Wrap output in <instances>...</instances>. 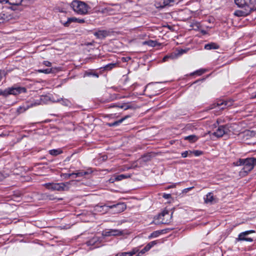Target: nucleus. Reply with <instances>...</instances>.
Segmentation results:
<instances>
[{"mask_svg":"<svg viewBox=\"0 0 256 256\" xmlns=\"http://www.w3.org/2000/svg\"><path fill=\"white\" fill-rule=\"evenodd\" d=\"M71 7L76 12L80 14H86L90 8L86 3L79 0L73 1Z\"/></svg>","mask_w":256,"mask_h":256,"instance_id":"nucleus-1","label":"nucleus"},{"mask_svg":"<svg viewBox=\"0 0 256 256\" xmlns=\"http://www.w3.org/2000/svg\"><path fill=\"white\" fill-rule=\"evenodd\" d=\"M238 165L244 166V170L245 172H250L253 169L254 166L256 165V158L240 159L238 162Z\"/></svg>","mask_w":256,"mask_h":256,"instance_id":"nucleus-2","label":"nucleus"},{"mask_svg":"<svg viewBox=\"0 0 256 256\" xmlns=\"http://www.w3.org/2000/svg\"><path fill=\"white\" fill-rule=\"evenodd\" d=\"M26 88L24 87H10L4 90H0V95L6 96L10 94L17 95L20 93L26 92Z\"/></svg>","mask_w":256,"mask_h":256,"instance_id":"nucleus-3","label":"nucleus"},{"mask_svg":"<svg viewBox=\"0 0 256 256\" xmlns=\"http://www.w3.org/2000/svg\"><path fill=\"white\" fill-rule=\"evenodd\" d=\"M172 218V212H170L168 210H164L158 216V220L162 224H166L170 222Z\"/></svg>","mask_w":256,"mask_h":256,"instance_id":"nucleus-4","label":"nucleus"},{"mask_svg":"<svg viewBox=\"0 0 256 256\" xmlns=\"http://www.w3.org/2000/svg\"><path fill=\"white\" fill-rule=\"evenodd\" d=\"M236 4L240 8L252 9L254 0H234Z\"/></svg>","mask_w":256,"mask_h":256,"instance_id":"nucleus-5","label":"nucleus"},{"mask_svg":"<svg viewBox=\"0 0 256 256\" xmlns=\"http://www.w3.org/2000/svg\"><path fill=\"white\" fill-rule=\"evenodd\" d=\"M255 231L253 230H247L239 234L238 238H236V241L245 240L247 242H252L253 239L251 238L248 237V236L252 233H254Z\"/></svg>","mask_w":256,"mask_h":256,"instance_id":"nucleus-6","label":"nucleus"},{"mask_svg":"<svg viewBox=\"0 0 256 256\" xmlns=\"http://www.w3.org/2000/svg\"><path fill=\"white\" fill-rule=\"evenodd\" d=\"M232 102L231 100L224 101L220 100L216 104H214L211 106L210 109L215 108H220V110H224L226 107L230 106L232 105Z\"/></svg>","mask_w":256,"mask_h":256,"instance_id":"nucleus-7","label":"nucleus"},{"mask_svg":"<svg viewBox=\"0 0 256 256\" xmlns=\"http://www.w3.org/2000/svg\"><path fill=\"white\" fill-rule=\"evenodd\" d=\"M230 131L226 126H221L218 128L216 132L212 133V134L216 137L220 138L224 134H228Z\"/></svg>","mask_w":256,"mask_h":256,"instance_id":"nucleus-8","label":"nucleus"},{"mask_svg":"<svg viewBox=\"0 0 256 256\" xmlns=\"http://www.w3.org/2000/svg\"><path fill=\"white\" fill-rule=\"evenodd\" d=\"M122 234V231H121L118 230L112 229L104 231L102 233V235L103 236H121Z\"/></svg>","mask_w":256,"mask_h":256,"instance_id":"nucleus-9","label":"nucleus"},{"mask_svg":"<svg viewBox=\"0 0 256 256\" xmlns=\"http://www.w3.org/2000/svg\"><path fill=\"white\" fill-rule=\"evenodd\" d=\"M13 18V16L9 12H3L0 14V24L6 22Z\"/></svg>","mask_w":256,"mask_h":256,"instance_id":"nucleus-10","label":"nucleus"},{"mask_svg":"<svg viewBox=\"0 0 256 256\" xmlns=\"http://www.w3.org/2000/svg\"><path fill=\"white\" fill-rule=\"evenodd\" d=\"M110 208H115L114 212L120 213L124 211L126 208V205L124 203H118L112 206H106Z\"/></svg>","mask_w":256,"mask_h":256,"instance_id":"nucleus-11","label":"nucleus"},{"mask_svg":"<svg viewBox=\"0 0 256 256\" xmlns=\"http://www.w3.org/2000/svg\"><path fill=\"white\" fill-rule=\"evenodd\" d=\"M243 10H237L234 12V14L237 16H248L252 10L251 8H242Z\"/></svg>","mask_w":256,"mask_h":256,"instance_id":"nucleus-12","label":"nucleus"},{"mask_svg":"<svg viewBox=\"0 0 256 256\" xmlns=\"http://www.w3.org/2000/svg\"><path fill=\"white\" fill-rule=\"evenodd\" d=\"M44 186L48 189L61 191V183H48L46 184Z\"/></svg>","mask_w":256,"mask_h":256,"instance_id":"nucleus-13","label":"nucleus"},{"mask_svg":"<svg viewBox=\"0 0 256 256\" xmlns=\"http://www.w3.org/2000/svg\"><path fill=\"white\" fill-rule=\"evenodd\" d=\"M72 22L82 24L84 22V19H78L76 18H70L68 19V20L66 22L63 24L65 26H68L69 24Z\"/></svg>","mask_w":256,"mask_h":256,"instance_id":"nucleus-14","label":"nucleus"},{"mask_svg":"<svg viewBox=\"0 0 256 256\" xmlns=\"http://www.w3.org/2000/svg\"><path fill=\"white\" fill-rule=\"evenodd\" d=\"M94 35L98 38L102 39L106 38L108 35V32L106 30H102L95 32Z\"/></svg>","mask_w":256,"mask_h":256,"instance_id":"nucleus-15","label":"nucleus"},{"mask_svg":"<svg viewBox=\"0 0 256 256\" xmlns=\"http://www.w3.org/2000/svg\"><path fill=\"white\" fill-rule=\"evenodd\" d=\"M174 2V0H164L162 5H158V4H156V8H163L167 6H172Z\"/></svg>","mask_w":256,"mask_h":256,"instance_id":"nucleus-16","label":"nucleus"},{"mask_svg":"<svg viewBox=\"0 0 256 256\" xmlns=\"http://www.w3.org/2000/svg\"><path fill=\"white\" fill-rule=\"evenodd\" d=\"M72 182L73 180H72L68 182L61 183V191L68 190L70 187L71 182Z\"/></svg>","mask_w":256,"mask_h":256,"instance_id":"nucleus-17","label":"nucleus"},{"mask_svg":"<svg viewBox=\"0 0 256 256\" xmlns=\"http://www.w3.org/2000/svg\"><path fill=\"white\" fill-rule=\"evenodd\" d=\"M214 200V196L210 192L208 193L204 198V202L206 204H212Z\"/></svg>","mask_w":256,"mask_h":256,"instance_id":"nucleus-18","label":"nucleus"},{"mask_svg":"<svg viewBox=\"0 0 256 256\" xmlns=\"http://www.w3.org/2000/svg\"><path fill=\"white\" fill-rule=\"evenodd\" d=\"M218 48L219 46L218 44L213 42L206 44L204 46V48L208 50L218 49Z\"/></svg>","mask_w":256,"mask_h":256,"instance_id":"nucleus-19","label":"nucleus"},{"mask_svg":"<svg viewBox=\"0 0 256 256\" xmlns=\"http://www.w3.org/2000/svg\"><path fill=\"white\" fill-rule=\"evenodd\" d=\"M143 45H148L152 47H154L158 44V42L156 41H154L152 40H149L148 41H144L142 42Z\"/></svg>","mask_w":256,"mask_h":256,"instance_id":"nucleus-20","label":"nucleus"},{"mask_svg":"<svg viewBox=\"0 0 256 256\" xmlns=\"http://www.w3.org/2000/svg\"><path fill=\"white\" fill-rule=\"evenodd\" d=\"M115 6L116 7V8L115 9H114V8H110V7L108 8V14H115L114 11H115V10L118 11L120 10V6L116 4Z\"/></svg>","mask_w":256,"mask_h":256,"instance_id":"nucleus-21","label":"nucleus"},{"mask_svg":"<svg viewBox=\"0 0 256 256\" xmlns=\"http://www.w3.org/2000/svg\"><path fill=\"white\" fill-rule=\"evenodd\" d=\"M186 140H188L191 142H195L198 139V138L195 135H190L185 137Z\"/></svg>","mask_w":256,"mask_h":256,"instance_id":"nucleus-22","label":"nucleus"},{"mask_svg":"<svg viewBox=\"0 0 256 256\" xmlns=\"http://www.w3.org/2000/svg\"><path fill=\"white\" fill-rule=\"evenodd\" d=\"M62 151L60 149H54V150H52L49 151L50 154L52 156H57L59 154H62Z\"/></svg>","mask_w":256,"mask_h":256,"instance_id":"nucleus-23","label":"nucleus"},{"mask_svg":"<svg viewBox=\"0 0 256 256\" xmlns=\"http://www.w3.org/2000/svg\"><path fill=\"white\" fill-rule=\"evenodd\" d=\"M244 134L248 137H254L256 136V132L247 130L244 132Z\"/></svg>","mask_w":256,"mask_h":256,"instance_id":"nucleus-24","label":"nucleus"},{"mask_svg":"<svg viewBox=\"0 0 256 256\" xmlns=\"http://www.w3.org/2000/svg\"><path fill=\"white\" fill-rule=\"evenodd\" d=\"M91 172H92L90 170H87V171L82 170L80 172H76V176H78V177L83 176H84L86 175H88V174H90Z\"/></svg>","mask_w":256,"mask_h":256,"instance_id":"nucleus-25","label":"nucleus"},{"mask_svg":"<svg viewBox=\"0 0 256 256\" xmlns=\"http://www.w3.org/2000/svg\"><path fill=\"white\" fill-rule=\"evenodd\" d=\"M162 234V232L160 230H157L153 232L150 234V236H148V238H156Z\"/></svg>","mask_w":256,"mask_h":256,"instance_id":"nucleus-26","label":"nucleus"},{"mask_svg":"<svg viewBox=\"0 0 256 256\" xmlns=\"http://www.w3.org/2000/svg\"><path fill=\"white\" fill-rule=\"evenodd\" d=\"M150 250V246L146 245L141 251H140L138 254V256H141L142 254H144L146 252H148Z\"/></svg>","mask_w":256,"mask_h":256,"instance_id":"nucleus-27","label":"nucleus"},{"mask_svg":"<svg viewBox=\"0 0 256 256\" xmlns=\"http://www.w3.org/2000/svg\"><path fill=\"white\" fill-rule=\"evenodd\" d=\"M124 118H122L112 123H108L107 124L110 126H116L119 124H120L122 123V122L124 120Z\"/></svg>","mask_w":256,"mask_h":256,"instance_id":"nucleus-28","label":"nucleus"},{"mask_svg":"<svg viewBox=\"0 0 256 256\" xmlns=\"http://www.w3.org/2000/svg\"><path fill=\"white\" fill-rule=\"evenodd\" d=\"M116 64L112 63L106 65L104 68L106 70H110L115 67Z\"/></svg>","mask_w":256,"mask_h":256,"instance_id":"nucleus-29","label":"nucleus"},{"mask_svg":"<svg viewBox=\"0 0 256 256\" xmlns=\"http://www.w3.org/2000/svg\"><path fill=\"white\" fill-rule=\"evenodd\" d=\"M126 176L124 174H120L115 176V180L116 181L120 180L124 178H126Z\"/></svg>","mask_w":256,"mask_h":256,"instance_id":"nucleus-30","label":"nucleus"},{"mask_svg":"<svg viewBox=\"0 0 256 256\" xmlns=\"http://www.w3.org/2000/svg\"><path fill=\"white\" fill-rule=\"evenodd\" d=\"M40 72H43L44 74H50L52 72V68H46L44 70H38Z\"/></svg>","mask_w":256,"mask_h":256,"instance_id":"nucleus-31","label":"nucleus"},{"mask_svg":"<svg viewBox=\"0 0 256 256\" xmlns=\"http://www.w3.org/2000/svg\"><path fill=\"white\" fill-rule=\"evenodd\" d=\"M42 104V98H40V100H38L36 102H34L30 106H38V105L41 104Z\"/></svg>","mask_w":256,"mask_h":256,"instance_id":"nucleus-32","label":"nucleus"},{"mask_svg":"<svg viewBox=\"0 0 256 256\" xmlns=\"http://www.w3.org/2000/svg\"><path fill=\"white\" fill-rule=\"evenodd\" d=\"M106 206V205H104V206L96 205L95 206V210L98 212H102V209L103 208L104 206Z\"/></svg>","mask_w":256,"mask_h":256,"instance_id":"nucleus-33","label":"nucleus"},{"mask_svg":"<svg viewBox=\"0 0 256 256\" xmlns=\"http://www.w3.org/2000/svg\"><path fill=\"white\" fill-rule=\"evenodd\" d=\"M116 256H130L128 252H120L116 254Z\"/></svg>","mask_w":256,"mask_h":256,"instance_id":"nucleus-34","label":"nucleus"},{"mask_svg":"<svg viewBox=\"0 0 256 256\" xmlns=\"http://www.w3.org/2000/svg\"><path fill=\"white\" fill-rule=\"evenodd\" d=\"M138 250L136 248H134L131 252H128L130 256H132L134 254H136Z\"/></svg>","mask_w":256,"mask_h":256,"instance_id":"nucleus-35","label":"nucleus"},{"mask_svg":"<svg viewBox=\"0 0 256 256\" xmlns=\"http://www.w3.org/2000/svg\"><path fill=\"white\" fill-rule=\"evenodd\" d=\"M99 12H100L102 14H108V8H102L101 10H100Z\"/></svg>","mask_w":256,"mask_h":256,"instance_id":"nucleus-36","label":"nucleus"},{"mask_svg":"<svg viewBox=\"0 0 256 256\" xmlns=\"http://www.w3.org/2000/svg\"><path fill=\"white\" fill-rule=\"evenodd\" d=\"M74 174H64L63 176L64 178L66 179H68L70 178L71 176H73Z\"/></svg>","mask_w":256,"mask_h":256,"instance_id":"nucleus-37","label":"nucleus"},{"mask_svg":"<svg viewBox=\"0 0 256 256\" xmlns=\"http://www.w3.org/2000/svg\"><path fill=\"white\" fill-rule=\"evenodd\" d=\"M7 176H8V174H7L4 175L3 174L0 172V181L2 180L4 178H5Z\"/></svg>","mask_w":256,"mask_h":256,"instance_id":"nucleus-38","label":"nucleus"},{"mask_svg":"<svg viewBox=\"0 0 256 256\" xmlns=\"http://www.w3.org/2000/svg\"><path fill=\"white\" fill-rule=\"evenodd\" d=\"M156 244V241L152 242L150 243H148L147 245L150 246V248L154 246Z\"/></svg>","mask_w":256,"mask_h":256,"instance_id":"nucleus-39","label":"nucleus"},{"mask_svg":"<svg viewBox=\"0 0 256 256\" xmlns=\"http://www.w3.org/2000/svg\"><path fill=\"white\" fill-rule=\"evenodd\" d=\"M194 153L196 156H199L202 154V152L200 150H196L194 152Z\"/></svg>","mask_w":256,"mask_h":256,"instance_id":"nucleus-40","label":"nucleus"},{"mask_svg":"<svg viewBox=\"0 0 256 256\" xmlns=\"http://www.w3.org/2000/svg\"><path fill=\"white\" fill-rule=\"evenodd\" d=\"M44 64L46 66H50L52 64L51 62L48 61H44Z\"/></svg>","mask_w":256,"mask_h":256,"instance_id":"nucleus-41","label":"nucleus"},{"mask_svg":"<svg viewBox=\"0 0 256 256\" xmlns=\"http://www.w3.org/2000/svg\"><path fill=\"white\" fill-rule=\"evenodd\" d=\"M188 152L186 151L184 152L182 154V158H186L188 156Z\"/></svg>","mask_w":256,"mask_h":256,"instance_id":"nucleus-42","label":"nucleus"},{"mask_svg":"<svg viewBox=\"0 0 256 256\" xmlns=\"http://www.w3.org/2000/svg\"><path fill=\"white\" fill-rule=\"evenodd\" d=\"M120 107L121 108H124V110H128L130 108V106H126V105H122Z\"/></svg>","mask_w":256,"mask_h":256,"instance_id":"nucleus-43","label":"nucleus"},{"mask_svg":"<svg viewBox=\"0 0 256 256\" xmlns=\"http://www.w3.org/2000/svg\"><path fill=\"white\" fill-rule=\"evenodd\" d=\"M194 187H190V188H185L183 190V192L184 193H186L188 192L189 190H192V188H193Z\"/></svg>","mask_w":256,"mask_h":256,"instance_id":"nucleus-44","label":"nucleus"},{"mask_svg":"<svg viewBox=\"0 0 256 256\" xmlns=\"http://www.w3.org/2000/svg\"><path fill=\"white\" fill-rule=\"evenodd\" d=\"M163 197L164 198H166V199H168L169 198H170L171 197V195L170 194H164L163 195Z\"/></svg>","mask_w":256,"mask_h":256,"instance_id":"nucleus-45","label":"nucleus"},{"mask_svg":"<svg viewBox=\"0 0 256 256\" xmlns=\"http://www.w3.org/2000/svg\"><path fill=\"white\" fill-rule=\"evenodd\" d=\"M130 59V58L126 57V58H122V62H128Z\"/></svg>","mask_w":256,"mask_h":256,"instance_id":"nucleus-46","label":"nucleus"},{"mask_svg":"<svg viewBox=\"0 0 256 256\" xmlns=\"http://www.w3.org/2000/svg\"><path fill=\"white\" fill-rule=\"evenodd\" d=\"M30 0H25L24 2H23V4H24L23 6H28L30 2Z\"/></svg>","mask_w":256,"mask_h":256,"instance_id":"nucleus-47","label":"nucleus"},{"mask_svg":"<svg viewBox=\"0 0 256 256\" xmlns=\"http://www.w3.org/2000/svg\"><path fill=\"white\" fill-rule=\"evenodd\" d=\"M169 58H170V56H165L163 58V59H162V61H163V62H166V60H168Z\"/></svg>","mask_w":256,"mask_h":256,"instance_id":"nucleus-48","label":"nucleus"},{"mask_svg":"<svg viewBox=\"0 0 256 256\" xmlns=\"http://www.w3.org/2000/svg\"><path fill=\"white\" fill-rule=\"evenodd\" d=\"M9 8L12 10H17V8L14 6H10Z\"/></svg>","mask_w":256,"mask_h":256,"instance_id":"nucleus-49","label":"nucleus"},{"mask_svg":"<svg viewBox=\"0 0 256 256\" xmlns=\"http://www.w3.org/2000/svg\"><path fill=\"white\" fill-rule=\"evenodd\" d=\"M116 180H115V178L114 179V178H110V179L109 181L110 182H114V181Z\"/></svg>","mask_w":256,"mask_h":256,"instance_id":"nucleus-50","label":"nucleus"},{"mask_svg":"<svg viewBox=\"0 0 256 256\" xmlns=\"http://www.w3.org/2000/svg\"><path fill=\"white\" fill-rule=\"evenodd\" d=\"M196 73H198L199 75L202 74L204 72H196Z\"/></svg>","mask_w":256,"mask_h":256,"instance_id":"nucleus-51","label":"nucleus"},{"mask_svg":"<svg viewBox=\"0 0 256 256\" xmlns=\"http://www.w3.org/2000/svg\"><path fill=\"white\" fill-rule=\"evenodd\" d=\"M175 186V185L170 186L168 187V188H172Z\"/></svg>","mask_w":256,"mask_h":256,"instance_id":"nucleus-52","label":"nucleus"},{"mask_svg":"<svg viewBox=\"0 0 256 256\" xmlns=\"http://www.w3.org/2000/svg\"><path fill=\"white\" fill-rule=\"evenodd\" d=\"M72 174H73V176H76V177H77V176H76V172H72Z\"/></svg>","mask_w":256,"mask_h":256,"instance_id":"nucleus-53","label":"nucleus"},{"mask_svg":"<svg viewBox=\"0 0 256 256\" xmlns=\"http://www.w3.org/2000/svg\"><path fill=\"white\" fill-rule=\"evenodd\" d=\"M253 97H254V98H256V92L255 95H254Z\"/></svg>","mask_w":256,"mask_h":256,"instance_id":"nucleus-54","label":"nucleus"},{"mask_svg":"<svg viewBox=\"0 0 256 256\" xmlns=\"http://www.w3.org/2000/svg\"><path fill=\"white\" fill-rule=\"evenodd\" d=\"M136 256H138V255Z\"/></svg>","mask_w":256,"mask_h":256,"instance_id":"nucleus-55","label":"nucleus"}]
</instances>
